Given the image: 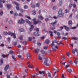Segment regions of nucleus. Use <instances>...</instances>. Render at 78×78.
<instances>
[{
  "instance_id": "5fc2aeb1",
  "label": "nucleus",
  "mask_w": 78,
  "mask_h": 78,
  "mask_svg": "<svg viewBox=\"0 0 78 78\" xmlns=\"http://www.w3.org/2000/svg\"><path fill=\"white\" fill-rule=\"evenodd\" d=\"M72 39H73V40H77V38L76 37H72Z\"/></svg>"
},
{
  "instance_id": "f03ea898",
  "label": "nucleus",
  "mask_w": 78,
  "mask_h": 78,
  "mask_svg": "<svg viewBox=\"0 0 78 78\" xmlns=\"http://www.w3.org/2000/svg\"><path fill=\"white\" fill-rule=\"evenodd\" d=\"M46 72L45 71H39V73H35V75H39V74L40 75L42 74V76H45V73Z\"/></svg>"
},
{
  "instance_id": "e2e57ef3",
  "label": "nucleus",
  "mask_w": 78,
  "mask_h": 78,
  "mask_svg": "<svg viewBox=\"0 0 78 78\" xmlns=\"http://www.w3.org/2000/svg\"><path fill=\"white\" fill-rule=\"evenodd\" d=\"M23 45H25L27 44V42L25 41H24L23 42Z\"/></svg>"
},
{
  "instance_id": "3c124183",
  "label": "nucleus",
  "mask_w": 78,
  "mask_h": 78,
  "mask_svg": "<svg viewBox=\"0 0 78 78\" xmlns=\"http://www.w3.org/2000/svg\"><path fill=\"white\" fill-rule=\"evenodd\" d=\"M72 6H73V4H70L69 5V8H72Z\"/></svg>"
},
{
  "instance_id": "6e6d98bb",
  "label": "nucleus",
  "mask_w": 78,
  "mask_h": 78,
  "mask_svg": "<svg viewBox=\"0 0 78 78\" xmlns=\"http://www.w3.org/2000/svg\"><path fill=\"white\" fill-rule=\"evenodd\" d=\"M57 34L58 36H60V34H61L58 32H57Z\"/></svg>"
},
{
  "instance_id": "72a5a7b5",
  "label": "nucleus",
  "mask_w": 78,
  "mask_h": 78,
  "mask_svg": "<svg viewBox=\"0 0 78 78\" xmlns=\"http://www.w3.org/2000/svg\"><path fill=\"white\" fill-rule=\"evenodd\" d=\"M66 55L68 57H69V56H70V53H69V51L67 52Z\"/></svg>"
},
{
  "instance_id": "1a4fd4ad",
  "label": "nucleus",
  "mask_w": 78,
  "mask_h": 78,
  "mask_svg": "<svg viewBox=\"0 0 78 78\" xmlns=\"http://www.w3.org/2000/svg\"><path fill=\"white\" fill-rule=\"evenodd\" d=\"M25 21L26 22V23H27L29 24V25H31L32 24V23H31L30 21H29V20H26Z\"/></svg>"
},
{
  "instance_id": "6ab92c4d",
  "label": "nucleus",
  "mask_w": 78,
  "mask_h": 78,
  "mask_svg": "<svg viewBox=\"0 0 78 78\" xmlns=\"http://www.w3.org/2000/svg\"><path fill=\"white\" fill-rule=\"evenodd\" d=\"M6 6L7 7L8 9H9L11 7V4H7L6 5Z\"/></svg>"
},
{
  "instance_id": "13d9d810",
  "label": "nucleus",
  "mask_w": 78,
  "mask_h": 78,
  "mask_svg": "<svg viewBox=\"0 0 78 78\" xmlns=\"http://www.w3.org/2000/svg\"><path fill=\"white\" fill-rule=\"evenodd\" d=\"M62 39H64V40H66V39H67V38L65 37H63L62 38Z\"/></svg>"
},
{
  "instance_id": "4be33fe9",
  "label": "nucleus",
  "mask_w": 78,
  "mask_h": 78,
  "mask_svg": "<svg viewBox=\"0 0 78 78\" xmlns=\"http://www.w3.org/2000/svg\"><path fill=\"white\" fill-rule=\"evenodd\" d=\"M48 76L49 78H51V74L50 73L48 72Z\"/></svg>"
},
{
  "instance_id": "58836bf2",
  "label": "nucleus",
  "mask_w": 78,
  "mask_h": 78,
  "mask_svg": "<svg viewBox=\"0 0 78 78\" xmlns=\"http://www.w3.org/2000/svg\"><path fill=\"white\" fill-rule=\"evenodd\" d=\"M19 30L20 32H23V28H21Z\"/></svg>"
},
{
  "instance_id": "473e14b6",
  "label": "nucleus",
  "mask_w": 78,
  "mask_h": 78,
  "mask_svg": "<svg viewBox=\"0 0 78 78\" xmlns=\"http://www.w3.org/2000/svg\"><path fill=\"white\" fill-rule=\"evenodd\" d=\"M32 14L35 15L36 14V11L35 10H33L32 12Z\"/></svg>"
},
{
  "instance_id": "bb28decb",
  "label": "nucleus",
  "mask_w": 78,
  "mask_h": 78,
  "mask_svg": "<svg viewBox=\"0 0 78 78\" xmlns=\"http://www.w3.org/2000/svg\"><path fill=\"white\" fill-rule=\"evenodd\" d=\"M28 67L29 68H34V66H33L32 65H28Z\"/></svg>"
},
{
  "instance_id": "a19ab883",
  "label": "nucleus",
  "mask_w": 78,
  "mask_h": 78,
  "mask_svg": "<svg viewBox=\"0 0 78 78\" xmlns=\"http://www.w3.org/2000/svg\"><path fill=\"white\" fill-rule=\"evenodd\" d=\"M34 25H37V23H38V22L37 21H34Z\"/></svg>"
},
{
  "instance_id": "6e6552de",
  "label": "nucleus",
  "mask_w": 78,
  "mask_h": 78,
  "mask_svg": "<svg viewBox=\"0 0 78 78\" xmlns=\"http://www.w3.org/2000/svg\"><path fill=\"white\" fill-rule=\"evenodd\" d=\"M55 48H54L53 47H52V51H53L55 52V51H56V49H58V46L55 45Z\"/></svg>"
},
{
  "instance_id": "f8f14e48",
  "label": "nucleus",
  "mask_w": 78,
  "mask_h": 78,
  "mask_svg": "<svg viewBox=\"0 0 78 78\" xmlns=\"http://www.w3.org/2000/svg\"><path fill=\"white\" fill-rule=\"evenodd\" d=\"M34 34L35 36H38L39 35V33L37 32H34Z\"/></svg>"
},
{
  "instance_id": "c9c22d12",
  "label": "nucleus",
  "mask_w": 78,
  "mask_h": 78,
  "mask_svg": "<svg viewBox=\"0 0 78 78\" xmlns=\"http://www.w3.org/2000/svg\"><path fill=\"white\" fill-rule=\"evenodd\" d=\"M48 48V47L47 46H44L43 47V49H44V50H47Z\"/></svg>"
},
{
  "instance_id": "4d7b16f0",
  "label": "nucleus",
  "mask_w": 78,
  "mask_h": 78,
  "mask_svg": "<svg viewBox=\"0 0 78 78\" xmlns=\"http://www.w3.org/2000/svg\"><path fill=\"white\" fill-rule=\"evenodd\" d=\"M57 44H58V45H64V43H57Z\"/></svg>"
},
{
  "instance_id": "c03bdc74",
  "label": "nucleus",
  "mask_w": 78,
  "mask_h": 78,
  "mask_svg": "<svg viewBox=\"0 0 78 78\" xmlns=\"http://www.w3.org/2000/svg\"><path fill=\"white\" fill-rule=\"evenodd\" d=\"M26 17V18H27V19H30V20H31V18H30V16H25Z\"/></svg>"
},
{
  "instance_id": "aec40b11",
  "label": "nucleus",
  "mask_w": 78,
  "mask_h": 78,
  "mask_svg": "<svg viewBox=\"0 0 78 78\" xmlns=\"http://www.w3.org/2000/svg\"><path fill=\"white\" fill-rule=\"evenodd\" d=\"M34 52L35 53H37L38 52H39V51H40V49H35L34 50Z\"/></svg>"
},
{
  "instance_id": "49530a36",
  "label": "nucleus",
  "mask_w": 78,
  "mask_h": 78,
  "mask_svg": "<svg viewBox=\"0 0 78 78\" xmlns=\"http://www.w3.org/2000/svg\"><path fill=\"white\" fill-rule=\"evenodd\" d=\"M34 29L36 31H39V29L38 28H35Z\"/></svg>"
},
{
  "instance_id": "603ef678",
  "label": "nucleus",
  "mask_w": 78,
  "mask_h": 78,
  "mask_svg": "<svg viewBox=\"0 0 78 78\" xmlns=\"http://www.w3.org/2000/svg\"><path fill=\"white\" fill-rule=\"evenodd\" d=\"M65 13H68L69 12V10L68 9H66L65 10Z\"/></svg>"
},
{
  "instance_id": "7c9ffc66",
  "label": "nucleus",
  "mask_w": 78,
  "mask_h": 78,
  "mask_svg": "<svg viewBox=\"0 0 78 78\" xmlns=\"http://www.w3.org/2000/svg\"><path fill=\"white\" fill-rule=\"evenodd\" d=\"M12 58H13V59L14 60V61H17V59H16V58H15L14 56L12 55Z\"/></svg>"
},
{
  "instance_id": "5701e85b",
  "label": "nucleus",
  "mask_w": 78,
  "mask_h": 78,
  "mask_svg": "<svg viewBox=\"0 0 78 78\" xmlns=\"http://www.w3.org/2000/svg\"><path fill=\"white\" fill-rule=\"evenodd\" d=\"M67 72H69V73H71L72 71V69H68L67 70Z\"/></svg>"
},
{
  "instance_id": "7ed1b4c3",
  "label": "nucleus",
  "mask_w": 78,
  "mask_h": 78,
  "mask_svg": "<svg viewBox=\"0 0 78 78\" xmlns=\"http://www.w3.org/2000/svg\"><path fill=\"white\" fill-rule=\"evenodd\" d=\"M44 59H45L44 61V64L46 66H49V64L48 63V59L47 57H46L44 58Z\"/></svg>"
},
{
  "instance_id": "423d86ee",
  "label": "nucleus",
  "mask_w": 78,
  "mask_h": 78,
  "mask_svg": "<svg viewBox=\"0 0 78 78\" xmlns=\"http://www.w3.org/2000/svg\"><path fill=\"white\" fill-rule=\"evenodd\" d=\"M57 39H55L54 40V41L52 42V43L51 44V47H53V46H55V44L54 43H57Z\"/></svg>"
},
{
  "instance_id": "20e7f679",
  "label": "nucleus",
  "mask_w": 78,
  "mask_h": 78,
  "mask_svg": "<svg viewBox=\"0 0 78 78\" xmlns=\"http://www.w3.org/2000/svg\"><path fill=\"white\" fill-rule=\"evenodd\" d=\"M59 14L58 17H62L64 16V13H62V10L60 9L58 12Z\"/></svg>"
},
{
  "instance_id": "c756f323",
  "label": "nucleus",
  "mask_w": 78,
  "mask_h": 78,
  "mask_svg": "<svg viewBox=\"0 0 78 78\" xmlns=\"http://www.w3.org/2000/svg\"><path fill=\"white\" fill-rule=\"evenodd\" d=\"M68 62L71 64H73V62L72 60H68Z\"/></svg>"
},
{
  "instance_id": "37998d69",
  "label": "nucleus",
  "mask_w": 78,
  "mask_h": 78,
  "mask_svg": "<svg viewBox=\"0 0 78 78\" xmlns=\"http://www.w3.org/2000/svg\"><path fill=\"white\" fill-rule=\"evenodd\" d=\"M62 5V1H60L59 2V5L61 6Z\"/></svg>"
},
{
  "instance_id": "79ce46f5",
  "label": "nucleus",
  "mask_w": 78,
  "mask_h": 78,
  "mask_svg": "<svg viewBox=\"0 0 78 78\" xmlns=\"http://www.w3.org/2000/svg\"><path fill=\"white\" fill-rule=\"evenodd\" d=\"M9 24H12L13 23V22L12 20H10L9 21Z\"/></svg>"
},
{
  "instance_id": "9d476101",
  "label": "nucleus",
  "mask_w": 78,
  "mask_h": 78,
  "mask_svg": "<svg viewBox=\"0 0 78 78\" xmlns=\"http://www.w3.org/2000/svg\"><path fill=\"white\" fill-rule=\"evenodd\" d=\"M58 21L55 20L54 23H51V25H52L53 27H55L56 25V24L57 23Z\"/></svg>"
},
{
  "instance_id": "de8ad7c7",
  "label": "nucleus",
  "mask_w": 78,
  "mask_h": 78,
  "mask_svg": "<svg viewBox=\"0 0 78 78\" xmlns=\"http://www.w3.org/2000/svg\"><path fill=\"white\" fill-rule=\"evenodd\" d=\"M40 6V4L39 3H37L36 4V6L37 7H39Z\"/></svg>"
},
{
  "instance_id": "8fccbe9b",
  "label": "nucleus",
  "mask_w": 78,
  "mask_h": 78,
  "mask_svg": "<svg viewBox=\"0 0 78 78\" xmlns=\"http://www.w3.org/2000/svg\"><path fill=\"white\" fill-rule=\"evenodd\" d=\"M24 9H27L28 8V6L27 5H25L24 6Z\"/></svg>"
},
{
  "instance_id": "69168bd1",
  "label": "nucleus",
  "mask_w": 78,
  "mask_h": 78,
  "mask_svg": "<svg viewBox=\"0 0 78 78\" xmlns=\"http://www.w3.org/2000/svg\"><path fill=\"white\" fill-rule=\"evenodd\" d=\"M53 10H55V9H56V7L54 6L53 7Z\"/></svg>"
},
{
  "instance_id": "ddd939ff",
  "label": "nucleus",
  "mask_w": 78,
  "mask_h": 78,
  "mask_svg": "<svg viewBox=\"0 0 78 78\" xmlns=\"http://www.w3.org/2000/svg\"><path fill=\"white\" fill-rule=\"evenodd\" d=\"M38 58L39 61H41V60H42V57L41 56L40 54L38 55Z\"/></svg>"
},
{
  "instance_id": "9b49d317",
  "label": "nucleus",
  "mask_w": 78,
  "mask_h": 78,
  "mask_svg": "<svg viewBox=\"0 0 78 78\" xmlns=\"http://www.w3.org/2000/svg\"><path fill=\"white\" fill-rule=\"evenodd\" d=\"M9 67V65H7L4 68V70L5 71H6L8 69V68Z\"/></svg>"
},
{
  "instance_id": "f3484780",
  "label": "nucleus",
  "mask_w": 78,
  "mask_h": 78,
  "mask_svg": "<svg viewBox=\"0 0 78 78\" xmlns=\"http://www.w3.org/2000/svg\"><path fill=\"white\" fill-rule=\"evenodd\" d=\"M27 59H30V57H31L30 54L29 53H27Z\"/></svg>"
},
{
  "instance_id": "e433bc0d",
  "label": "nucleus",
  "mask_w": 78,
  "mask_h": 78,
  "mask_svg": "<svg viewBox=\"0 0 78 78\" xmlns=\"http://www.w3.org/2000/svg\"><path fill=\"white\" fill-rule=\"evenodd\" d=\"M32 37H28V40L29 41H32Z\"/></svg>"
},
{
  "instance_id": "f704fd0d",
  "label": "nucleus",
  "mask_w": 78,
  "mask_h": 78,
  "mask_svg": "<svg viewBox=\"0 0 78 78\" xmlns=\"http://www.w3.org/2000/svg\"><path fill=\"white\" fill-rule=\"evenodd\" d=\"M72 21L71 20L69 21L68 22L69 25H72Z\"/></svg>"
},
{
  "instance_id": "0eeeda50",
  "label": "nucleus",
  "mask_w": 78,
  "mask_h": 78,
  "mask_svg": "<svg viewBox=\"0 0 78 78\" xmlns=\"http://www.w3.org/2000/svg\"><path fill=\"white\" fill-rule=\"evenodd\" d=\"M21 20H19L18 22L19 24H22V23H25V20H23V19L21 18Z\"/></svg>"
},
{
  "instance_id": "a18cd8bd",
  "label": "nucleus",
  "mask_w": 78,
  "mask_h": 78,
  "mask_svg": "<svg viewBox=\"0 0 78 78\" xmlns=\"http://www.w3.org/2000/svg\"><path fill=\"white\" fill-rule=\"evenodd\" d=\"M3 11L1 10V12L0 11V16H2V15H3Z\"/></svg>"
},
{
  "instance_id": "2eb2a0df",
  "label": "nucleus",
  "mask_w": 78,
  "mask_h": 78,
  "mask_svg": "<svg viewBox=\"0 0 78 78\" xmlns=\"http://www.w3.org/2000/svg\"><path fill=\"white\" fill-rule=\"evenodd\" d=\"M11 36H13V38H14V39L16 38V34H15L12 33L11 34Z\"/></svg>"
},
{
  "instance_id": "338daca9",
  "label": "nucleus",
  "mask_w": 78,
  "mask_h": 78,
  "mask_svg": "<svg viewBox=\"0 0 78 78\" xmlns=\"http://www.w3.org/2000/svg\"><path fill=\"white\" fill-rule=\"evenodd\" d=\"M3 34H4V35H7V33L6 32H3Z\"/></svg>"
},
{
  "instance_id": "864d4df0",
  "label": "nucleus",
  "mask_w": 78,
  "mask_h": 78,
  "mask_svg": "<svg viewBox=\"0 0 78 78\" xmlns=\"http://www.w3.org/2000/svg\"><path fill=\"white\" fill-rule=\"evenodd\" d=\"M13 44L14 45H17V42H14L13 43Z\"/></svg>"
},
{
  "instance_id": "f257e3e1",
  "label": "nucleus",
  "mask_w": 78,
  "mask_h": 78,
  "mask_svg": "<svg viewBox=\"0 0 78 78\" xmlns=\"http://www.w3.org/2000/svg\"><path fill=\"white\" fill-rule=\"evenodd\" d=\"M63 27H64L65 28L66 30V31H70L71 29L74 30V29H75L76 28V27H71V28L70 27H67L66 26H64Z\"/></svg>"
},
{
  "instance_id": "39448f33",
  "label": "nucleus",
  "mask_w": 78,
  "mask_h": 78,
  "mask_svg": "<svg viewBox=\"0 0 78 78\" xmlns=\"http://www.w3.org/2000/svg\"><path fill=\"white\" fill-rule=\"evenodd\" d=\"M12 2L13 3H14V4H15L16 6H17L16 7V9L17 10L19 11V6L20 5L18 3L16 2L15 1H13Z\"/></svg>"
},
{
  "instance_id": "052dcab7",
  "label": "nucleus",
  "mask_w": 78,
  "mask_h": 78,
  "mask_svg": "<svg viewBox=\"0 0 78 78\" xmlns=\"http://www.w3.org/2000/svg\"><path fill=\"white\" fill-rule=\"evenodd\" d=\"M7 78H11V77L8 74H7Z\"/></svg>"
},
{
  "instance_id": "774afa93",
  "label": "nucleus",
  "mask_w": 78,
  "mask_h": 78,
  "mask_svg": "<svg viewBox=\"0 0 78 78\" xmlns=\"http://www.w3.org/2000/svg\"><path fill=\"white\" fill-rule=\"evenodd\" d=\"M73 7L74 8H76V4L75 3L73 5Z\"/></svg>"
},
{
  "instance_id": "393cba45",
  "label": "nucleus",
  "mask_w": 78,
  "mask_h": 78,
  "mask_svg": "<svg viewBox=\"0 0 78 78\" xmlns=\"http://www.w3.org/2000/svg\"><path fill=\"white\" fill-rule=\"evenodd\" d=\"M2 0H0V8H2L3 7V5L2 4Z\"/></svg>"
},
{
  "instance_id": "0e129e2a",
  "label": "nucleus",
  "mask_w": 78,
  "mask_h": 78,
  "mask_svg": "<svg viewBox=\"0 0 78 78\" xmlns=\"http://www.w3.org/2000/svg\"><path fill=\"white\" fill-rule=\"evenodd\" d=\"M2 57L3 58H5L6 57V56L5 55H4V54H2Z\"/></svg>"
},
{
  "instance_id": "09e8293b",
  "label": "nucleus",
  "mask_w": 78,
  "mask_h": 78,
  "mask_svg": "<svg viewBox=\"0 0 78 78\" xmlns=\"http://www.w3.org/2000/svg\"><path fill=\"white\" fill-rule=\"evenodd\" d=\"M70 67V65H66V69H67L68 68V67Z\"/></svg>"
},
{
  "instance_id": "bf43d9fd",
  "label": "nucleus",
  "mask_w": 78,
  "mask_h": 78,
  "mask_svg": "<svg viewBox=\"0 0 78 78\" xmlns=\"http://www.w3.org/2000/svg\"><path fill=\"white\" fill-rule=\"evenodd\" d=\"M74 63H75V64H77V63H78V61L77 60H75L74 61Z\"/></svg>"
},
{
  "instance_id": "ea45409f",
  "label": "nucleus",
  "mask_w": 78,
  "mask_h": 78,
  "mask_svg": "<svg viewBox=\"0 0 78 78\" xmlns=\"http://www.w3.org/2000/svg\"><path fill=\"white\" fill-rule=\"evenodd\" d=\"M31 7H32V8H35V5H33V3H31Z\"/></svg>"
},
{
  "instance_id": "680f3d73",
  "label": "nucleus",
  "mask_w": 78,
  "mask_h": 78,
  "mask_svg": "<svg viewBox=\"0 0 78 78\" xmlns=\"http://www.w3.org/2000/svg\"><path fill=\"white\" fill-rule=\"evenodd\" d=\"M7 40L8 41H9V42H10V41H11V38H10V37H9L7 38Z\"/></svg>"
},
{
  "instance_id": "dca6fc26",
  "label": "nucleus",
  "mask_w": 78,
  "mask_h": 78,
  "mask_svg": "<svg viewBox=\"0 0 78 78\" xmlns=\"http://www.w3.org/2000/svg\"><path fill=\"white\" fill-rule=\"evenodd\" d=\"M38 17L39 19H40V20H42L44 19V17H43L41 15L38 16Z\"/></svg>"
},
{
  "instance_id": "c85d7f7f",
  "label": "nucleus",
  "mask_w": 78,
  "mask_h": 78,
  "mask_svg": "<svg viewBox=\"0 0 78 78\" xmlns=\"http://www.w3.org/2000/svg\"><path fill=\"white\" fill-rule=\"evenodd\" d=\"M9 55H12L14 54V52L13 51H9Z\"/></svg>"
},
{
  "instance_id": "a878e982",
  "label": "nucleus",
  "mask_w": 78,
  "mask_h": 78,
  "mask_svg": "<svg viewBox=\"0 0 78 78\" xmlns=\"http://www.w3.org/2000/svg\"><path fill=\"white\" fill-rule=\"evenodd\" d=\"M49 33L50 34V36H53V32H52L50 30L49 31Z\"/></svg>"
},
{
  "instance_id": "4c0bfd02",
  "label": "nucleus",
  "mask_w": 78,
  "mask_h": 78,
  "mask_svg": "<svg viewBox=\"0 0 78 78\" xmlns=\"http://www.w3.org/2000/svg\"><path fill=\"white\" fill-rule=\"evenodd\" d=\"M36 77L35 74L31 75V78H35Z\"/></svg>"
},
{
  "instance_id": "cd10ccee",
  "label": "nucleus",
  "mask_w": 78,
  "mask_h": 78,
  "mask_svg": "<svg viewBox=\"0 0 78 78\" xmlns=\"http://www.w3.org/2000/svg\"><path fill=\"white\" fill-rule=\"evenodd\" d=\"M0 62H1L0 64V66H1L2 65V64L3 63V59L2 58L1 59Z\"/></svg>"
},
{
  "instance_id": "b1692460",
  "label": "nucleus",
  "mask_w": 78,
  "mask_h": 78,
  "mask_svg": "<svg viewBox=\"0 0 78 78\" xmlns=\"http://www.w3.org/2000/svg\"><path fill=\"white\" fill-rule=\"evenodd\" d=\"M34 28V26H33V25H31V28L30 29H29L30 30V31H31L32 30H33V29Z\"/></svg>"
},
{
  "instance_id": "2f4dec72",
  "label": "nucleus",
  "mask_w": 78,
  "mask_h": 78,
  "mask_svg": "<svg viewBox=\"0 0 78 78\" xmlns=\"http://www.w3.org/2000/svg\"><path fill=\"white\" fill-rule=\"evenodd\" d=\"M18 14H17V12H14V16H17Z\"/></svg>"
},
{
  "instance_id": "4468645a",
  "label": "nucleus",
  "mask_w": 78,
  "mask_h": 78,
  "mask_svg": "<svg viewBox=\"0 0 78 78\" xmlns=\"http://www.w3.org/2000/svg\"><path fill=\"white\" fill-rule=\"evenodd\" d=\"M76 52V53H77L78 52V50L76 48H75L74 49H73L72 50V52L73 54H75V52Z\"/></svg>"
},
{
  "instance_id": "412c9836",
  "label": "nucleus",
  "mask_w": 78,
  "mask_h": 78,
  "mask_svg": "<svg viewBox=\"0 0 78 78\" xmlns=\"http://www.w3.org/2000/svg\"><path fill=\"white\" fill-rule=\"evenodd\" d=\"M40 52L42 54H45V53H46V52L43 50H41Z\"/></svg>"
},
{
  "instance_id": "a211bd4d",
  "label": "nucleus",
  "mask_w": 78,
  "mask_h": 78,
  "mask_svg": "<svg viewBox=\"0 0 78 78\" xmlns=\"http://www.w3.org/2000/svg\"><path fill=\"white\" fill-rule=\"evenodd\" d=\"M45 43L46 44H49L50 43V40L48 39L46 40L45 41Z\"/></svg>"
}]
</instances>
